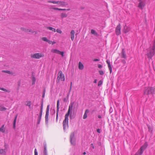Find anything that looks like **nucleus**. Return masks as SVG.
<instances>
[{
  "label": "nucleus",
  "instance_id": "f257e3e1",
  "mask_svg": "<svg viewBox=\"0 0 155 155\" xmlns=\"http://www.w3.org/2000/svg\"><path fill=\"white\" fill-rule=\"evenodd\" d=\"M73 105V103L70 104L69 106L68 112L65 115V119L63 122V129L64 130L68 127V117L70 112H72Z\"/></svg>",
  "mask_w": 155,
  "mask_h": 155
},
{
  "label": "nucleus",
  "instance_id": "f03ea898",
  "mask_svg": "<svg viewBox=\"0 0 155 155\" xmlns=\"http://www.w3.org/2000/svg\"><path fill=\"white\" fill-rule=\"evenodd\" d=\"M155 54V41H154L152 47L150 49L149 51L147 54L148 58L151 59Z\"/></svg>",
  "mask_w": 155,
  "mask_h": 155
},
{
  "label": "nucleus",
  "instance_id": "7ed1b4c3",
  "mask_svg": "<svg viewBox=\"0 0 155 155\" xmlns=\"http://www.w3.org/2000/svg\"><path fill=\"white\" fill-rule=\"evenodd\" d=\"M44 56V54L41 53H36L35 54H31V58H33L39 59L41 57H43Z\"/></svg>",
  "mask_w": 155,
  "mask_h": 155
},
{
  "label": "nucleus",
  "instance_id": "20e7f679",
  "mask_svg": "<svg viewBox=\"0 0 155 155\" xmlns=\"http://www.w3.org/2000/svg\"><path fill=\"white\" fill-rule=\"evenodd\" d=\"M49 105H48L47 106L46 112V114L45 115V123L48 126V116L49 114Z\"/></svg>",
  "mask_w": 155,
  "mask_h": 155
},
{
  "label": "nucleus",
  "instance_id": "39448f33",
  "mask_svg": "<svg viewBox=\"0 0 155 155\" xmlns=\"http://www.w3.org/2000/svg\"><path fill=\"white\" fill-rule=\"evenodd\" d=\"M75 140L74 133L72 132L71 133L70 136V141L71 144L72 145H75L76 144Z\"/></svg>",
  "mask_w": 155,
  "mask_h": 155
},
{
  "label": "nucleus",
  "instance_id": "423d86ee",
  "mask_svg": "<svg viewBox=\"0 0 155 155\" xmlns=\"http://www.w3.org/2000/svg\"><path fill=\"white\" fill-rule=\"evenodd\" d=\"M61 79V81H64L65 80V78L64 74H63L62 72L61 71H59L58 74V76L57 78V81H59Z\"/></svg>",
  "mask_w": 155,
  "mask_h": 155
},
{
  "label": "nucleus",
  "instance_id": "0eeeda50",
  "mask_svg": "<svg viewBox=\"0 0 155 155\" xmlns=\"http://www.w3.org/2000/svg\"><path fill=\"white\" fill-rule=\"evenodd\" d=\"M121 29V25L120 23H119L118 25L117 26L115 29V33L116 35L118 36L120 34Z\"/></svg>",
  "mask_w": 155,
  "mask_h": 155
},
{
  "label": "nucleus",
  "instance_id": "6e6552de",
  "mask_svg": "<svg viewBox=\"0 0 155 155\" xmlns=\"http://www.w3.org/2000/svg\"><path fill=\"white\" fill-rule=\"evenodd\" d=\"M144 94L148 95L151 94V87H146L144 88Z\"/></svg>",
  "mask_w": 155,
  "mask_h": 155
},
{
  "label": "nucleus",
  "instance_id": "1a4fd4ad",
  "mask_svg": "<svg viewBox=\"0 0 155 155\" xmlns=\"http://www.w3.org/2000/svg\"><path fill=\"white\" fill-rule=\"evenodd\" d=\"M60 108L59 107V100H58L57 102V110H56V121H57L58 118V113L59 111Z\"/></svg>",
  "mask_w": 155,
  "mask_h": 155
},
{
  "label": "nucleus",
  "instance_id": "9d476101",
  "mask_svg": "<svg viewBox=\"0 0 155 155\" xmlns=\"http://www.w3.org/2000/svg\"><path fill=\"white\" fill-rule=\"evenodd\" d=\"M138 1L139 3L138 5V7L141 9H143V8L145 6V3L142 0H139Z\"/></svg>",
  "mask_w": 155,
  "mask_h": 155
},
{
  "label": "nucleus",
  "instance_id": "9b49d317",
  "mask_svg": "<svg viewBox=\"0 0 155 155\" xmlns=\"http://www.w3.org/2000/svg\"><path fill=\"white\" fill-rule=\"evenodd\" d=\"M42 113H39V114H37L36 115L38 116L37 117V124H40L41 120Z\"/></svg>",
  "mask_w": 155,
  "mask_h": 155
},
{
  "label": "nucleus",
  "instance_id": "f8f14e48",
  "mask_svg": "<svg viewBox=\"0 0 155 155\" xmlns=\"http://www.w3.org/2000/svg\"><path fill=\"white\" fill-rule=\"evenodd\" d=\"M148 145V143L147 142H145L144 144L140 147V149L143 152L144 150L147 148Z\"/></svg>",
  "mask_w": 155,
  "mask_h": 155
},
{
  "label": "nucleus",
  "instance_id": "ddd939ff",
  "mask_svg": "<svg viewBox=\"0 0 155 155\" xmlns=\"http://www.w3.org/2000/svg\"><path fill=\"white\" fill-rule=\"evenodd\" d=\"M21 29L22 30L24 31L27 32H31L32 33H34L35 32V31L31 29L28 30V29H25L24 28H21Z\"/></svg>",
  "mask_w": 155,
  "mask_h": 155
},
{
  "label": "nucleus",
  "instance_id": "4468645a",
  "mask_svg": "<svg viewBox=\"0 0 155 155\" xmlns=\"http://www.w3.org/2000/svg\"><path fill=\"white\" fill-rule=\"evenodd\" d=\"M44 150L43 151V155H48L47 153V145L46 144L44 143Z\"/></svg>",
  "mask_w": 155,
  "mask_h": 155
},
{
  "label": "nucleus",
  "instance_id": "2eb2a0df",
  "mask_svg": "<svg viewBox=\"0 0 155 155\" xmlns=\"http://www.w3.org/2000/svg\"><path fill=\"white\" fill-rule=\"evenodd\" d=\"M89 112V110L87 109H86L85 112V113L83 117V119H86L87 117V114Z\"/></svg>",
  "mask_w": 155,
  "mask_h": 155
},
{
  "label": "nucleus",
  "instance_id": "dca6fc26",
  "mask_svg": "<svg viewBox=\"0 0 155 155\" xmlns=\"http://www.w3.org/2000/svg\"><path fill=\"white\" fill-rule=\"evenodd\" d=\"M130 30V28L129 27L124 26V31L125 33L128 32Z\"/></svg>",
  "mask_w": 155,
  "mask_h": 155
},
{
  "label": "nucleus",
  "instance_id": "f3484780",
  "mask_svg": "<svg viewBox=\"0 0 155 155\" xmlns=\"http://www.w3.org/2000/svg\"><path fill=\"white\" fill-rule=\"evenodd\" d=\"M143 153V152L140 149L134 155H142Z\"/></svg>",
  "mask_w": 155,
  "mask_h": 155
},
{
  "label": "nucleus",
  "instance_id": "a211bd4d",
  "mask_svg": "<svg viewBox=\"0 0 155 155\" xmlns=\"http://www.w3.org/2000/svg\"><path fill=\"white\" fill-rule=\"evenodd\" d=\"M17 117V115H16L13 121V128L14 129H15V128L16 123V119Z\"/></svg>",
  "mask_w": 155,
  "mask_h": 155
},
{
  "label": "nucleus",
  "instance_id": "6ab92c4d",
  "mask_svg": "<svg viewBox=\"0 0 155 155\" xmlns=\"http://www.w3.org/2000/svg\"><path fill=\"white\" fill-rule=\"evenodd\" d=\"M151 87V94H155V86L150 87Z\"/></svg>",
  "mask_w": 155,
  "mask_h": 155
},
{
  "label": "nucleus",
  "instance_id": "aec40b11",
  "mask_svg": "<svg viewBox=\"0 0 155 155\" xmlns=\"http://www.w3.org/2000/svg\"><path fill=\"white\" fill-rule=\"evenodd\" d=\"M121 57L124 59L126 58V55L125 53V52L123 51L122 52V54L121 55Z\"/></svg>",
  "mask_w": 155,
  "mask_h": 155
},
{
  "label": "nucleus",
  "instance_id": "412c9836",
  "mask_svg": "<svg viewBox=\"0 0 155 155\" xmlns=\"http://www.w3.org/2000/svg\"><path fill=\"white\" fill-rule=\"evenodd\" d=\"M48 3H52L54 4H60V2L59 1H48Z\"/></svg>",
  "mask_w": 155,
  "mask_h": 155
},
{
  "label": "nucleus",
  "instance_id": "4be33fe9",
  "mask_svg": "<svg viewBox=\"0 0 155 155\" xmlns=\"http://www.w3.org/2000/svg\"><path fill=\"white\" fill-rule=\"evenodd\" d=\"M2 72L5 73H7L10 74H13V73L12 72H11L8 70H3Z\"/></svg>",
  "mask_w": 155,
  "mask_h": 155
},
{
  "label": "nucleus",
  "instance_id": "5701e85b",
  "mask_svg": "<svg viewBox=\"0 0 155 155\" xmlns=\"http://www.w3.org/2000/svg\"><path fill=\"white\" fill-rule=\"evenodd\" d=\"M60 2V5L62 6H64V5H68V4L67 2H65L63 1H59Z\"/></svg>",
  "mask_w": 155,
  "mask_h": 155
},
{
  "label": "nucleus",
  "instance_id": "b1692460",
  "mask_svg": "<svg viewBox=\"0 0 155 155\" xmlns=\"http://www.w3.org/2000/svg\"><path fill=\"white\" fill-rule=\"evenodd\" d=\"M84 65H83L81 63V62H80L79 63V66L78 68L80 70H82L84 68Z\"/></svg>",
  "mask_w": 155,
  "mask_h": 155
},
{
  "label": "nucleus",
  "instance_id": "393cba45",
  "mask_svg": "<svg viewBox=\"0 0 155 155\" xmlns=\"http://www.w3.org/2000/svg\"><path fill=\"white\" fill-rule=\"evenodd\" d=\"M52 51L54 53H56L58 54H59L61 52L60 51L56 49L52 50Z\"/></svg>",
  "mask_w": 155,
  "mask_h": 155
},
{
  "label": "nucleus",
  "instance_id": "a878e982",
  "mask_svg": "<svg viewBox=\"0 0 155 155\" xmlns=\"http://www.w3.org/2000/svg\"><path fill=\"white\" fill-rule=\"evenodd\" d=\"M5 149H0V154H1L4 155L5 154Z\"/></svg>",
  "mask_w": 155,
  "mask_h": 155
},
{
  "label": "nucleus",
  "instance_id": "bb28decb",
  "mask_svg": "<svg viewBox=\"0 0 155 155\" xmlns=\"http://www.w3.org/2000/svg\"><path fill=\"white\" fill-rule=\"evenodd\" d=\"M0 131L2 133H4L5 132V129L4 128V125H3L0 128Z\"/></svg>",
  "mask_w": 155,
  "mask_h": 155
},
{
  "label": "nucleus",
  "instance_id": "cd10ccee",
  "mask_svg": "<svg viewBox=\"0 0 155 155\" xmlns=\"http://www.w3.org/2000/svg\"><path fill=\"white\" fill-rule=\"evenodd\" d=\"M67 15L65 13H62L61 14V17L62 18H66L67 17Z\"/></svg>",
  "mask_w": 155,
  "mask_h": 155
},
{
  "label": "nucleus",
  "instance_id": "c85d7f7f",
  "mask_svg": "<svg viewBox=\"0 0 155 155\" xmlns=\"http://www.w3.org/2000/svg\"><path fill=\"white\" fill-rule=\"evenodd\" d=\"M47 28L50 30H51V31H53L54 32H55L56 31V29L55 28H53L52 27H47Z\"/></svg>",
  "mask_w": 155,
  "mask_h": 155
},
{
  "label": "nucleus",
  "instance_id": "c756f323",
  "mask_svg": "<svg viewBox=\"0 0 155 155\" xmlns=\"http://www.w3.org/2000/svg\"><path fill=\"white\" fill-rule=\"evenodd\" d=\"M6 108L5 107L2 106L1 105H0V110L2 111H5L6 110Z\"/></svg>",
  "mask_w": 155,
  "mask_h": 155
},
{
  "label": "nucleus",
  "instance_id": "7c9ffc66",
  "mask_svg": "<svg viewBox=\"0 0 155 155\" xmlns=\"http://www.w3.org/2000/svg\"><path fill=\"white\" fill-rule=\"evenodd\" d=\"M43 108V101H42L41 103V109L40 113H42Z\"/></svg>",
  "mask_w": 155,
  "mask_h": 155
},
{
  "label": "nucleus",
  "instance_id": "2f4dec72",
  "mask_svg": "<svg viewBox=\"0 0 155 155\" xmlns=\"http://www.w3.org/2000/svg\"><path fill=\"white\" fill-rule=\"evenodd\" d=\"M32 84L33 85L35 84L36 81V79L35 77L34 76H32Z\"/></svg>",
  "mask_w": 155,
  "mask_h": 155
},
{
  "label": "nucleus",
  "instance_id": "473e14b6",
  "mask_svg": "<svg viewBox=\"0 0 155 155\" xmlns=\"http://www.w3.org/2000/svg\"><path fill=\"white\" fill-rule=\"evenodd\" d=\"M27 106H28L30 108H31V102L30 101H28L27 104H26Z\"/></svg>",
  "mask_w": 155,
  "mask_h": 155
},
{
  "label": "nucleus",
  "instance_id": "72a5a7b5",
  "mask_svg": "<svg viewBox=\"0 0 155 155\" xmlns=\"http://www.w3.org/2000/svg\"><path fill=\"white\" fill-rule=\"evenodd\" d=\"M108 68L110 71V73L111 74L112 72V67L111 65L108 66Z\"/></svg>",
  "mask_w": 155,
  "mask_h": 155
},
{
  "label": "nucleus",
  "instance_id": "f704fd0d",
  "mask_svg": "<svg viewBox=\"0 0 155 155\" xmlns=\"http://www.w3.org/2000/svg\"><path fill=\"white\" fill-rule=\"evenodd\" d=\"M1 90H2L3 91H5V92H8V93L10 92V91L9 90H8L5 89L4 88H1Z\"/></svg>",
  "mask_w": 155,
  "mask_h": 155
},
{
  "label": "nucleus",
  "instance_id": "c9c22d12",
  "mask_svg": "<svg viewBox=\"0 0 155 155\" xmlns=\"http://www.w3.org/2000/svg\"><path fill=\"white\" fill-rule=\"evenodd\" d=\"M45 91H46V90L45 88H44L43 91V93L42 95V97L44 98L45 97Z\"/></svg>",
  "mask_w": 155,
  "mask_h": 155
},
{
  "label": "nucleus",
  "instance_id": "e433bc0d",
  "mask_svg": "<svg viewBox=\"0 0 155 155\" xmlns=\"http://www.w3.org/2000/svg\"><path fill=\"white\" fill-rule=\"evenodd\" d=\"M42 39L43 41L47 42L48 40L46 37H43L42 38Z\"/></svg>",
  "mask_w": 155,
  "mask_h": 155
},
{
  "label": "nucleus",
  "instance_id": "4c0bfd02",
  "mask_svg": "<svg viewBox=\"0 0 155 155\" xmlns=\"http://www.w3.org/2000/svg\"><path fill=\"white\" fill-rule=\"evenodd\" d=\"M102 83L103 82L101 80L98 83V86H101L102 84Z\"/></svg>",
  "mask_w": 155,
  "mask_h": 155
},
{
  "label": "nucleus",
  "instance_id": "58836bf2",
  "mask_svg": "<svg viewBox=\"0 0 155 155\" xmlns=\"http://www.w3.org/2000/svg\"><path fill=\"white\" fill-rule=\"evenodd\" d=\"M56 31L57 33H59L60 34L62 32L59 29H57L56 30Z\"/></svg>",
  "mask_w": 155,
  "mask_h": 155
},
{
  "label": "nucleus",
  "instance_id": "ea45409f",
  "mask_svg": "<svg viewBox=\"0 0 155 155\" xmlns=\"http://www.w3.org/2000/svg\"><path fill=\"white\" fill-rule=\"evenodd\" d=\"M75 32L74 30H72L71 32V35H74Z\"/></svg>",
  "mask_w": 155,
  "mask_h": 155
},
{
  "label": "nucleus",
  "instance_id": "a19ab883",
  "mask_svg": "<svg viewBox=\"0 0 155 155\" xmlns=\"http://www.w3.org/2000/svg\"><path fill=\"white\" fill-rule=\"evenodd\" d=\"M106 62L108 64V66L109 65H111L110 61L109 60H107L106 61Z\"/></svg>",
  "mask_w": 155,
  "mask_h": 155
},
{
  "label": "nucleus",
  "instance_id": "79ce46f5",
  "mask_svg": "<svg viewBox=\"0 0 155 155\" xmlns=\"http://www.w3.org/2000/svg\"><path fill=\"white\" fill-rule=\"evenodd\" d=\"M99 72L101 75H103L104 74L103 71H99Z\"/></svg>",
  "mask_w": 155,
  "mask_h": 155
},
{
  "label": "nucleus",
  "instance_id": "37998d69",
  "mask_svg": "<svg viewBox=\"0 0 155 155\" xmlns=\"http://www.w3.org/2000/svg\"><path fill=\"white\" fill-rule=\"evenodd\" d=\"M35 155H38V153L36 149H35L34 151Z\"/></svg>",
  "mask_w": 155,
  "mask_h": 155
},
{
  "label": "nucleus",
  "instance_id": "c03bdc74",
  "mask_svg": "<svg viewBox=\"0 0 155 155\" xmlns=\"http://www.w3.org/2000/svg\"><path fill=\"white\" fill-rule=\"evenodd\" d=\"M53 9H54L55 10H58V11H61V9H60V8H52Z\"/></svg>",
  "mask_w": 155,
  "mask_h": 155
},
{
  "label": "nucleus",
  "instance_id": "a18cd8bd",
  "mask_svg": "<svg viewBox=\"0 0 155 155\" xmlns=\"http://www.w3.org/2000/svg\"><path fill=\"white\" fill-rule=\"evenodd\" d=\"M91 33L92 34H94L95 33V31L94 30L92 29L91 31Z\"/></svg>",
  "mask_w": 155,
  "mask_h": 155
},
{
  "label": "nucleus",
  "instance_id": "49530a36",
  "mask_svg": "<svg viewBox=\"0 0 155 155\" xmlns=\"http://www.w3.org/2000/svg\"><path fill=\"white\" fill-rule=\"evenodd\" d=\"M74 35H71V39L72 40V41H73L74 40Z\"/></svg>",
  "mask_w": 155,
  "mask_h": 155
},
{
  "label": "nucleus",
  "instance_id": "de8ad7c7",
  "mask_svg": "<svg viewBox=\"0 0 155 155\" xmlns=\"http://www.w3.org/2000/svg\"><path fill=\"white\" fill-rule=\"evenodd\" d=\"M68 99H67V98L66 97L64 98L63 99V101L64 102H67Z\"/></svg>",
  "mask_w": 155,
  "mask_h": 155
},
{
  "label": "nucleus",
  "instance_id": "09e8293b",
  "mask_svg": "<svg viewBox=\"0 0 155 155\" xmlns=\"http://www.w3.org/2000/svg\"><path fill=\"white\" fill-rule=\"evenodd\" d=\"M64 52L63 51H61L59 54H61L62 57L64 56Z\"/></svg>",
  "mask_w": 155,
  "mask_h": 155
},
{
  "label": "nucleus",
  "instance_id": "8fccbe9b",
  "mask_svg": "<svg viewBox=\"0 0 155 155\" xmlns=\"http://www.w3.org/2000/svg\"><path fill=\"white\" fill-rule=\"evenodd\" d=\"M98 67L99 68H101L102 67V66L101 64H98Z\"/></svg>",
  "mask_w": 155,
  "mask_h": 155
},
{
  "label": "nucleus",
  "instance_id": "3c124183",
  "mask_svg": "<svg viewBox=\"0 0 155 155\" xmlns=\"http://www.w3.org/2000/svg\"><path fill=\"white\" fill-rule=\"evenodd\" d=\"M100 61V59H94L93 61Z\"/></svg>",
  "mask_w": 155,
  "mask_h": 155
},
{
  "label": "nucleus",
  "instance_id": "603ef678",
  "mask_svg": "<svg viewBox=\"0 0 155 155\" xmlns=\"http://www.w3.org/2000/svg\"><path fill=\"white\" fill-rule=\"evenodd\" d=\"M69 117L70 119H72V112H71V114H69Z\"/></svg>",
  "mask_w": 155,
  "mask_h": 155
},
{
  "label": "nucleus",
  "instance_id": "864d4df0",
  "mask_svg": "<svg viewBox=\"0 0 155 155\" xmlns=\"http://www.w3.org/2000/svg\"><path fill=\"white\" fill-rule=\"evenodd\" d=\"M97 133H100L101 132L100 129H98L97 130Z\"/></svg>",
  "mask_w": 155,
  "mask_h": 155
},
{
  "label": "nucleus",
  "instance_id": "5fc2aeb1",
  "mask_svg": "<svg viewBox=\"0 0 155 155\" xmlns=\"http://www.w3.org/2000/svg\"><path fill=\"white\" fill-rule=\"evenodd\" d=\"M49 44H51L52 42V41H50L49 40H48V41H47Z\"/></svg>",
  "mask_w": 155,
  "mask_h": 155
},
{
  "label": "nucleus",
  "instance_id": "6e6d98bb",
  "mask_svg": "<svg viewBox=\"0 0 155 155\" xmlns=\"http://www.w3.org/2000/svg\"><path fill=\"white\" fill-rule=\"evenodd\" d=\"M122 62L124 64L126 63V61L124 60H122Z\"/></svg>",
  "mask_w": 155,
  "mask_h": 155
},
{
  "label": "nucleus",
  "instance_id": "4d7b16f0",
  "mask_svg": "<svg viewBox=\"0 0 155 155\" xmlns=\"http://www.w3.org/2000/svg\"><path fill=\"white\" fill-rule=\"evenodd\" d=\"M52 112L54 114H55V110L54 109H53L52 110Z\"/></svg>",
  "mask_w": 155,
  "mask_h": 155
},
{
  "label": "nucleus",
  "instance_id": "13d9d810",
  "mask_svg": "<svg viewBox=\"0 0 155 155\" xmlns=\"http://www.w3.org/2000/svg\"><path fill=\"white\" fill-rule=\"evenodd\" d=\"M60 9H61V11H66V9H61V8H60Z\"/></svg>",
  "mask_w": 155,
  "mask_h": 155
},
{
  "label": "nucleus",
  "instance_id": "bf43d9fd",
  "mask_svg": "<svg viewBox=\"0 0 155 155\" xmlns=\"http://www.w3.org/2000/svg\"><path fill=\"white\" fill-rule=\"evenodd\" d=\"M98 118H100H100H101V115H98Z\"/></svg>",
  "mask_w": 155,
  "mask_h": 155
},
{
  "label": "nucleus",
  "instance_id": "052dcab7",
  "mask_svg": "<svg viewBox=\"0 0 155 155\" xmlns=\"http://www.w3.org/2000/svg\"><path fill=\"white\" fill-rule=\"evenodd\" d=\"M91 145H92V147L94 149V146L93 145V143H91Z\"/></svg>",
  "mask_w": 155,
  "mask_h": 155
},
{
  "label": "nucleus",
  "instance_id": "680f3d73",
  "mask_svg": "<svg viewBox=\"0 0 155 155\" xmlns=\"http://www.w3.org/2000/svg\"><path fill=\"white\" fill-rule=\"evenodd\" d=\"M86 152H84L83 153V154L84 155H85L86 154Z\"/></svg>",
  "mask_w": 155,
  "mask_h": 155
},
{
  "label": "nucleus",
  "instance_id": "e2e57ef3",
  "mask_svg": "<svg viewBox=\"0 0 155 155\" xmlns=\"http://www.w3.org/2000/svg\"><path fill=\"white\" fill-rule=\"evenodd\" d=\"M56 42L55 41H53L52 42V45H53L54 44H55Z\"/></svg>",
  "mask_w": 155,
  "mask_h": 155
},
{
  "label": "nucleus",
  "instance_id": "0e129e2a",
  "mask_svg": "<svg viewBox=\"0 0 155 155\" xmlns=\"http://www.w3.org/2000/svg\"><path fill=\"white\" fill-rule=\"evenodd\" d=\"M69 94H67V99H68V97H69Z\"/></svg>",
  "mask_w": 155,
  "mask_h": 155
},
{
  "label": "nucleus",
  "instance_id": "69168bd1",
  "mask_svg": "<svg viewBox=\"0 0 155 155\" xmlns=\"http://www.w3.org/2000/svg\"><path fill=\"white\" fill-rule=\"evenodd\" d=\"M66 10L67 11H69L70 10V9L68 8V9H66Z\"/></svg>",
  "mask_w": 155,
  "mask_h": 155
},
{
  "label": "nucleus",
  "instance_id": "338daca9",
  "mask_svg": "<svg viewBox=\"0 0 155 155\" xmlns=\"http://www.w3.org/2000/svg\"><path fill=\"white\" fill-rule=\"evenodd\" d=\"M96 82H97V80H95L94 81V83H96Z\"/></svg>",
  "mask_w": 155,
  "mask_h": 155
},
{
  "label": "nucleus",
  "instance_id": "774afa93",
  "mask_svg": "<svg viewBox=\"0 0 155 155\" xmlns=\"http://www.w3.org/2000/svg\"><path fill=\"white\" fill-rule=\"evenodd\" d=\"M71 87H70V91H69V92H70L71 91Z\"/></svg>",
  "mask_w": 155,
  "mask_h": 155
}]
</instances>
